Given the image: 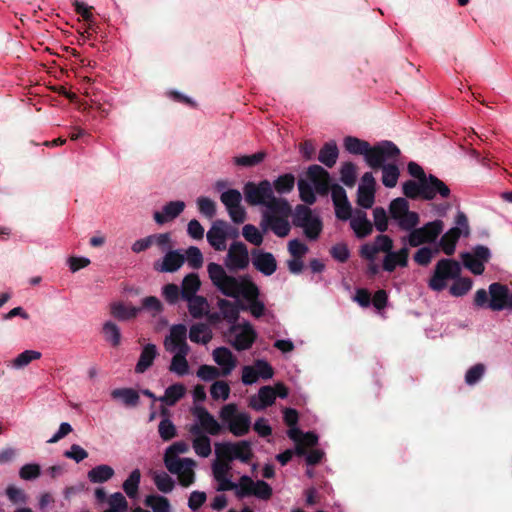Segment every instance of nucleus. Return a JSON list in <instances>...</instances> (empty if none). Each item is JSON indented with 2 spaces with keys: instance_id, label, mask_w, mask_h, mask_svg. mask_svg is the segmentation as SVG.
<instances>
[{
  "instance_id": "22",
  "label": "nucleus",
  "mask_w": 512,
  "mask_h": 512,
  "mask_svg": "<svg viewBox=\"0 0 512 512\" xmlns=\"http://www.w3.org/2000/svg\"><path fill=\"white\" fill-rule=\"evenodd\" d=\"M214 361L221 366L222 376H228L236 367L237 360L226 347H218L213 351Z\"/></svg>"
},
{
  "instance_id": "11",
  "label": "nucleus",
  "mask_w": 512,
  "mask_h": 512,
  "mask_svg": "<svg viewBox=\"0 0 512 512\" xmlns=\"http://www.w3.org/2000/svg\"><path fill=\"white\" fill-rule=\"evenodd\" d=\"M249 262L247 246L241 241L233 242L224 259L225 267L231 272L245 270L249 266Z\"/></svg>"
},
{
  "instance_id": "18",
  "label": "nucleus",
  "mask_w": 512,
  "mask_h": 512,
  "mask_svg": "<svg viewBox=\"0 0 512 512\" xmlns=\"http://www.w3.org/2000/svg\"><path fill=\"white\" fill-rule=\"evenodd\" d=\"M185 262V255L178 250H169L162 261L154 262V270L161 273H174L178 271Z\"/></svg>"
},
{
  "instance_id": "6",
  "label": "nucleus",
  "mask_w": 512,
  "mask_h": 512,
  "mask_svg": "<svg viewBox=\"0 0 512 512\" xmlns=\"http://www.w3.org/2000/svg\"><path fill=\"white\" fill-rule=\"evenodd\" d=\"M290 217H292V206L285 199L263 214V222L276 236L284 238L291 231Z\"/></svg>"
},
{
  "instance_id": "17",
  "label": "nucleus",
  "mask_w": 512,
  "mask_h": 512,
  "mask_svg": "<svg viewBox=\"0 0 512 512\" xmlns=\"http://www.w3.org/2000/svg\"><path fill=\"white\" fill-rule=\"evenodd\" d=\"M307 177L313 183L315 191L321 195H328L331 190L330 186V174L322 166L314 164L311 165L307 170Z\"/></svg>"
},
{
  "instance_id": "38",
  "label": "nucleus",
  "mask_w": 512,
  "mask_h": 512,
  "mask_svg": "<svg viewBox=\"0 0 512 512\" xmlns=\"http://www.w3.org/2000/svg\"><path fill=\"white\" fill-rule=\"evenodd\" d=\"M295 180V176L291 173L280 175L274 180L272 189L280 195L288 194L294 189Z\"/></svg>"
},
{
  "instance_id": "15",
  "label": "nucleus",
  "mask_w": 512,
  "mask_h": 512,
  "mask_svg": "<svg viewBox=\"0 0 512 512\" xmlns=\"http://www.w3.org/2000/svg\"><path fill=\"white\" fill-rule=\"evenodd\" d=\"M187 328L184 324H176L170 328V335L164 341L165 349L168 352L189 351L186 342Z\"/></svg>"
},
{
  "instance_id": "5",
  "label": "nucleus",
  "mask_w": 512,
  "mask_h": 512,
  "mask_svg": "<svg viewBox=\"0 0 512 512\" xmlns=\"http://www.w3.org/2000/svg\"><path fill=\"white\" fill-rule=\"evenodd\" d=\"M292 225L301 228L309 241L318 240L323 230L321 218L304 204H298L294 210L292 209Z\"/></svg>"
},
{
  "instance_id": "47",
  "label": "nucleus",
  "mask_w": 512,
  "mask_h": 512,
  "mask_svg": "<svg viewBox=\"0 0 512 512\" xmlns=\"http://www.w3.org/2000/svg\"><path fill=\"white\" fill-rule=\"evenodd\" d=\"M357 179V167L352 162H345L340 169V180L347 187H353Z\"/></svg>"
},
{
  "instance_id": "39",
  "label": "nucleus",
  "mask_w": 512,
  "mask_h": 512,
  "mask_svg": "<svg viewBox=\"0 0 512 512\" xmlns=\"http://www.w3.org/2000/svg\"><path fill=\"white\" fill-rule=\"evenodd\" d=\"M164 464L167 470L172 474H177L181 471L185 464L196 465V462L191 458H178L168 453L164 454Z\"/></svg>"
},
{
  "instance_id": "12",
  "label": "nucleus",
  "mask_w": 512,
  "mask_h": 512,
  "mask_svg": "<svg viewBox=\"0 0 512 512\" xmlns=\"http://www.w3.org/2000/svg\"><path fill=\"white\" fill-rule=\"evenodd\" d=\"M217 307L223 317L228 323L231 324L230 332L234 333L240 328V325L237 324V321L240 316V311H248V307L246 304L242 303L238 299L235 302H231L224 298H219L217 301Z\"/></svg>"
},
{
  "instance_id": "10",
  "label": "nucleus",
  "mask_w": 512,
  "mask_h": 512,
  "mask_svg": "<svg viewBox=\"0 0 512 512\" xmlns=\"http://www.w3.org/2000/svg\"><path fill=\"white\" fill-rule=\"evenodd\" d=\"M220 200L225 206L231 220L235 224H242L247 218V212L241 205L242 194L237 189H229L222 192Z\"/></svg>"
},
{
  "instance_id": "1",
  "label": "nucleus",
  "mask_w": 512,
  "mask_h": 512,
  "mask_svg": "<svg viewBox=\"0 0 512 512\" xmlns=\"http://www.w3.org/2000/svg\"><path fill=\"white\" fill-rule=\"evenodd\" d=\"M207 272L212 284L224 296L235 299L242 296L248 302V310L255 318L264 315L265 305L259 300V288L248 275L239 278L228 275L223 266L214 262L207 265Z\"/></svg>"
},
{
  "instance_id": "54",
  "label": "nucleus",
  "mask_w": 512,
  "mask_h": 512,
  "mask_svg": "<svg viewBox=\"0 0 512 512\" xmlns=\"http://www.w3.org/2000/svg\"><path fill=\"white\" fill-rule=\"evenodd\" d=\"M242 235L246 241L255 246H260L263 243V234L252 224L243 226Z\"/></svg>"
},
{
  "instance_id": "28",
  "label": "nucleus",
  "mask_w": 512,
  "mask_h": 512,
  "mask_svg": "<svg viewBox=\"0 0 512 512\" xmlns=\"http://www.w3.org/2000/svg\"><path fill=\"white\" fill-rule=\"evenodd\" d=\"M462 235V231L458 227L450 228L442 235L439 246L447 256H452L455 252L456 244Z\"/></svg>"
},
{
  "instance_id": "60",
  "label": "nucleus",
  "mask_w": 512,
  "mask_h": 512,
  "mask_svg": "<svg viewBox=\"0 0 512 512\" xmlns=\"http://www.w3.org/2000/svg\"><path fill=\"white\" fill-rule=\"evenodd\" d=\"M154 483L158 490L163 493L171 492L175 486L173 479L165 472L156 474L154 476Z\"/></svg>"
},
{
  "instance_id": "24",
  "label": "nucleus",
  "mask_w": 512,
  "mask_h": 512,
  "mask_svg": "<svg viewBox=\"0 0 512 512\" xmlns=\"http://www.w3.org/2000/svg\"><path fill=\"white\" fill-rule=\"evenodd\" d=\"M350 226L355 235L362 239L369 236L373 231V224L362 210H357L350 220Z\"/></svg>"
},
{
  "instance_id": "16",
  "label": "nucleus",
  "mask_w": 512,
  "mask_h": 512,
  "mask_svg": "<svg viewBox=\"0 0 512 512\" xmlns=\"http://www.w3.org/2000/svg\"><path fill=\"white\" fill-rule=\"evenodd\" d=\"M254 268L265 276H271L277 270V261L271 252L259 249L251 251Z\"/></svg>"
},
{
  "instance_id": "57",
  "label": "nucleus",
  "mask_w": 512,
  "mask_h": 512,
  "mask_svg": "<svg viewBox=\"0 0 512 512\" xmlns=\"http://www.w3.org/2000/svg\"><path fill=\"white\" fill-rule=\"evenodd\" d=\"M158 432L163 441H169L177 435L175 425L168 418H164L160 421L158 425Z\"/></svg>"
},
{
  "instance_id": "51",
  "label": "nucleus",
  "mask_w": 512,
  "mask_h": 512,
  "mask_svg": "<svg viewBox=\"0 0 512 512\" xmlns=\"http://www.w3.org/2000/svg\"><path fill=\"white\" fill-rule=\"evenodd\" d=\"M398 227L403 231H410L420 223V216L415 211L406 212L400 220L396 221Z\"/></svg>"
},
{
  "instance_id": "26",
  "label": "nucleus",
  "mask_w": 512,
  "mask_h": 512,
  "mask_svg": "<svg viewBox=\"0 0 512 512\" xmlns=\"http://www.w3.org/2000/svg\"><path fill=\"white\" fill-rule=\"evenodd\" d=\"M192 435L196 436L193 440V448L197 455L201 457H208L211 454V441L210 438L201 433L198 425H193L190 428Z\"/></svg>"
},
{
  "instance_id": "8",
  "label": "nucleus",
  "mask_w": 512,
  "mask_h": 512,
  "mask_svg": "<svg viewBox=\"0 0 512 512\" xmlns=\"http://www.w3.org/2000/svg\"><path fill=\"white\" fill-rule=\"evenodd\" d=\"M215 454L217 458L231 462L239 460L243 463H249L254 456L251 443L246 440L217 443L215 444Z\"/></svg>"
},
{
  "instance_id": "50",
  "label": "nucleus",
  "mask_w": 512,
  "mask_h": 512,
  "mask_svg": "<svg viewBox=\"0 0 512 512\" xmlns=\"http://www.w3.org/2000/svg\"><path fill=\"white\" fill-rule=\"evenodd\" d=\"M454 283L450 287V294L455 297H460L469 292V290L472 288V280L468 277L461 278L458 276V278L454 279Z\"/></svg>"
},
{
  "instance_id": "48",
  "label": "nucleus",
  "mask_w": 512,
  "mask_h": 512,
  "mask_svg": "<svg viewBox=\"0 0 512 512\" xmlns=\"http://www.w3.org/2000/svg\"><path fill=\"white\" fill-rule=\"evenodd\" d=\"M255 484L256 482H254L250 476H241L237 489H235V495L240 499L247 496H254Z\"/></svg>"
},
{
  "instance_id": "32",
  "label": "nucleus",
  "mask_w": 512,
  "mask_h": 512,
  "mask_svg": "<svg viewBox=\"0 0 512 512\" xmlns=\"http://www.w3.org/2000/svg\"><path fill=\"white\" fill-rule=\"evenodd\" d=\"M111 397L122 400L123 404L128 407H136L140 401L139 393L132 388L114 389L111 392Z\"/></svg>"
},
{
  "instance_id": "31",
  "label": "nucleus",
  "mask_w": 512,
  "mask_h": 512,
  "mask_svg": "<svg viewBox=\"0 0 512 512\" xmlns=\"http://www.w3.org/2000/svg\"><path fill=\"white\" fill-rule=\"evenodd\" d=\"M201 286V281L196 273L186 275L181 283V298L188 299L196 295Z\"/></svg>"
},
{
  "instance_id": "40",
  "label": "nucleus",
  "mask_w": 512,
  "mask_h": 512,
  "mask_svg": "<svg viewBox=\"0 0 512 512\" xmlns=\"http://www.w3.org/2000/svg\"><path fill=\"white\" fill-rule=\"evenodd\" d=\"M424 236L426 243H433L439 237L444 229V222L442 220H434L424 224L420 227Z\"/></svg>"
},
{
  "instance_id": "27",
  "label": "nucleus",
  "mask_w": 512,
  "mask_h": 512,
  "mask_svg": "<svg viewBox=\"0 0 512 512\" xmlns=\"http://www.w3.org/2000/svg\"><path fill=\"white\" fill-rule=\"evenodd\" d=\"M141 308L126 305L122 302H114L110 306L111 315L119 321H127L137 317Z\"/></svg>"
},
{
  "instance_id": "4",
  "label": "nucleus",
  "mask_w": 512,
  "mask_h": 512,
  "mask_svg": "<svg viewBox=\"0 0 512 512\" xmlns=\"http://www.w3.org/2000/svg\"><path fill=\"white\" fill-rule=\"evenodd\" d=\"M243 194L249 206H263L270 210L277 203L285 200L283 197H276L269 180H262L259 183L248 181L244 184Z\"/></svg>"
},
{
  "instance_id": "61",
  "label": "nucleus",
  "mask_w": 512,
  "mask_h": 512,
  "mask_svg": "<svg viewBox=\"0 0 512 512\" xmlns=\"http://www.w3.org/2000/svg\"><path fill=\"white\" fill-rule=\"evenodd\" d=\"M210 393L213 399L217 400L222 398L227 400L230 395V386L225 381H215L210 388Z\"/></svg>"
},
{
  "instance_id": "56",
  "label": "nucleus",
  "mask_w": 512,
  "mask_h": 512,
  "mask_svg": "<svg viewBox=\"0 0 512 512\" xmlns=\"http://www.w3.org/2000/svg\"><path fill=\"white\" fill-rule=\"evenodd\" d=\"M40 358V352L35 350H25L13 360V366L15 368H23L30 364L33 360H38Z\"/></svg>"
},
{
  "instance_id": "29",
  "label": "nucleus",
  "mask_w": 512,
  "mask_h": 512,
  "mask_svg": "<svg viewBox=\"0 0 512 512\" xmlns=\"http://www.w3.org/2000/svg\"><path fill=\"white\" fill-rule=\"evenodd\" d=\"M158 355L156 345L154 344H147L143 347L139 360L135 366V372L136 373H144L146 370H148L152 365L153 362Z\"/></svg>"
},
{
  "instance_id": "63",
  "label": "nucleus",
  "mask_w": 512,
  "mask_h": 512,
  "mask_svg": "<svg viewBox=\"0 0 512 512\" xmlns=\"http://www.w3.org/2000/svg\"><path fill=\"white\" fill-rule=\"evenodd\" d=\"M109 505L111 512H126L128 509V502L120 492H115L110 496Z\"/></svg>"
},
{
  "instance_id": "9",
  "label": "nucleus",
  "mask_w": 512,
  "mask_h": 512,
  "mask_svg": "<svg viewBox=\"0 0 512 512\" xmlns=\"http://www.w3.org/2000/svg\"><path fill=\"white\" fill-rule=\"evenodd\" d=\"M220 418L223 422L228 424V429L234 436H244L250 430V416L247 413H238L237 406L233 403L227 404L221 408Z\"/></svg>"
},
{
  "instance_id": "36",
  "label": "nucleus",
  "mask_w": 512,
  "mask_h": 512,
  "mask_svg": "<svg viewBox=\"0 0 512 512\" xmlns=\"http://www.w3.org/2000/svg\"><path fill=\"white\" fill-rule=\"evenodd\" d=\"M185 391L183 384L176 383L166 388L165 394L159 397L158 400L168 406H173L185 395Z\"/></svg>"
},
{
  "instance_id": "62",
  "label": "nucleus",
  "mask_w": 512,
  "mask_h": 512,
  "mask_svg": "<svg viewBox=\"0 0 512 512\" xmlns=\"http://www.w3.org/2000/svg\"><path fill=\"white\" fill-rule=\"evenodd\" d=\"M374 226L377 231L384 233L388 229V216L383 207H376L373 210Z\"/></svg>"
},
{
  "instance_id": "19",
  "label": "nucleus",
  "mask_w": 512,
  "mask_h": 512,
  "mask_svg": "<svg viewBox=\"0 0 512 512\" xmlns=\"http://www.w3.org/2000/svg\"><path fill=\"white\" fill-rule=\"evenodd\" d=\"M239 325L240 328H238V330L241 331L236 334L235 339L232 342V346L237 351L248 350L256 341L257 333L254 330L253 326L247 321Z\"/></svg>"
},
{
  "instance_id": "64",
  "label": "nucleus",
  "mask_w": 512,
  "mask_h": 512,
  "mask_svg": "<svg viewBox=\"0 0 512 512\" xmlns=\"http://www.w3.org/2000/svg\"><path fill=\"white\" fill-rule=\"evenodd\" d=\"M485 366L482 363L475 364L468 369L465 375L466 384L472 386L475 385L484 375Z\"/></svg>"
},
{
  "instance_id": "33",
  "label": "nucleus",
  "mask_w": 512,
  "mask_h": 512,
  "mask_svg": "<svg viewBox=\"0 0 512 512\" xmlns=\"http://www.w3.org/2000/svg\"><path fill=\"white\" fill-rule=\"evenodd\" d=\"M378 169H382V183L387 188H394L400 176V170L395 163L382 162Z\"/></svg>"
},
{
  "instance_id": "35",
  "label": "nucleus",
  "mask_w": 512,
  "mask_h": 512,
  "mask_svg": "<svg viewBox=\"0 0 512 512\" xmlns=\"http://www.w3.org/2000/svg\"><path fill=\"white\" fill-rule=\"evenodd\" d=\"M114 469L106 464L98 465L92 468L87 476L91 483H104L114 476Z\"/></svg>"
},
{
  "instance_id": "49",
  "label": "nucleus",
  "mask_w": 512,
  "mask_h": 512,
  "mask_svg": "<svg viewBox=\"0 0 512 512\" xmlns=\"http://www.w3.org/2000/svg\"><path fill=\"white\" fill-rule=\"evenodd\" d=\"M376 190L367 189L364 186H358L357 190V204L364 208L369 209L375 202Z\"/></svg>"
},
{
  "instance_id": "25",
  "label": "nucleus",
  "mask_w": 512,
  "mask_h": 512,
  "mask_svg": "<svg viewBox=\"0 0 512 512\" xmlns=\"http://www.w3.org/2000/svg\"><path fill=\"white\" fill-rule=\"evenodd\" d=\"M409 250L406 247L398 252L392 250L388 252L383 261V269L387 272H393L397 266L406 267L408 263Z\"/></svg>"
},
{
  "instance_id": "52",
  "label": "nucleus",
  "mask_w": 512,
  "mask_h": 512,
  "mask_svg": "<svg viewBox=\"0 0 512 512\" xmlns=\"http://www.w3.org/2000/svg\"><path fill=\"white\" fill-rule=\"evenodd\" d=\"M266 154L263 151H259L252 155H242L234 157V163L238 166L253 167L261 163Z\"/></svg>"
},
{
  "instance_id": "23",
  "label": "nucleus",
  "mask_w": 512,
  "mask_h": 512,
  "mask_svg": "<svg viewBox=\"0 0 512 512\" xmlns=\"http://www.w3.org/2000/svg\"><path fill=\"white\" fill-rule=\"evenodd\" d=\"M226 227V221L216 220L207 232V241L216 251L226 249V240L223 228Z\"/></svg>"
},
{
  "instance_id": "2",
  "label": "nucleus",
  "mask_w": 512,
  "mask_h": 512,
  "mask_svg": "<svg viewBox=\"0 0 512 512\" xmlns=\"http://www.w3.org/2000/svg\"><path fill=\"white\" fill-rule=\"evenodd\" d=\"M345 149L353 155H363L367 165L377 170L382 162L396 161L400 156V149L389 140L381 141L374 146L369 142L354 136L344 138Z\"/></svg>"
},
{
  "instance_id": "46",
  "label": "nucleus",
  "mask_w": 512,
  "mask_h": 512,
  "mask_svg": "<svg viewBox=\"0 0 512 512\" xmlns=\"http://www.w3.org/2000/svg\"><path fill=\"white\" fill-rule=\"evenodd\" d=\"M145 505L152 508L153 512H171L169 500L160 495H148L144 501Z\"/></svg>"
},
{
  "instance_id": "41",
  "label": "nucleus",
  "mask_w": 512,
  "mask_h": 512,
  "mask_svg": "<svg viewBox=\"0 0 512 512\" xmlns=\"http://www.w3.org/2000/svg\"><path fill=\"white\" fill-rule=\"evenodd\" d=\"M140 480H141V472L139 469H135L130 473L128 478L123 482L122 488L129 498L133 499L137 496Z\"/></svg>"
},
{
  "instance_id": "13",
  "label": "nucleus",
  "mask_w": 512,
  "mask_h": 512,
  "mask_svg": "<svg viewBox=\"0 0 512 512\" xmlns=\"http://www.w3.org/2000/svg\"><path fill=\"white\" fill-rule=\"evenodd\" d=\"M489 309L492 311H502L509 309L510 289L507 285L500 282H493L489 285Z\"/></svg>"
},
{
  "instance_id": "55",
  "label": "nucleus",
  "mask_w": 512,
  "mask_h": 512,
  "mask_svg": "<svg viewBox=\"0 0 512 512\" xmlns=\"http://www.w3.org/2000/svg\"><path fill=\"white\" fill-rule=\"evenodd\" d=\"M298 190H299L300 199L304 203H306L308 205H312V204L315 203L316 196H315V193H314V189H313V187L311 186L310 183H308L304 179H300L298 181Z\"/></svg>"
},
{
  "instance_id": "59",
  "label": "nucleus",
  "mask_w": 512,
  "mask_h": 512,
  "mask_svg": "<svg viewBox=\"0 0 512 512\" xmlns=\"http://www.w3.org/2000/svg\"><path fill=\"white\" fill-rule=\"evenodd\" d=\"M162 296L168 304L174 305L181 298V290L176 284L169 283L163 286Z\"/></svg>"
},
{
  "instance_id": "3",
  "label": "nucleus",
  "mask_w": 512,
  "mask_h": 512,
  "mask_svg": "<svg viewBox=\"0 0 512 512\" xmlns=\"http://www.w3.org/2000/svg\"><path fill=\"white\" fill-rule=\"evenodd\" d=\"M402 192L408 199L416 200L420 198L427 201L433 200L437 196L446 199L451 194L448 185L433 174H429L421 183H416L415 180H407L402 185Z\"/></svg>"
},
{
  "instance_id": "14",
  "label": "nucleus",
  "mask_w": 512,
  "mask_h": 512,
  "mask_svg": "<svg viewBox=\"0 0 512 512\" xmlns=\"http://www.w3.org/2000/svg\"><path fill=\"white\" fill-rule=\"evenodd\" d=\"M392 248L393 240L388 235L380 234L376 236L372 244L366 243L361 246L360 256L373 262L379 252H384L387 254L392 250Z\"/></svg>"
},
{
  "instance_id": "30",
  "label": "nucleus",
  "mask_w": 512,
  "mask_h": 512,
  "mask_svg": "<svg viewBox=\"0 0 512 512\" xmlns=\"http://www.w3.org/2000/svg\"><path fill=\"white\" fill-rule=\"evenodd\" d=\"M339 150L334 141L326 142L319 151L318 160L328 168H332L338 159Z\"/></svg>"
},
{
  "instance_id": "20",
  "label": "nucleus",
  "mask_w": 512,
  "mask_h": 512,
  "mask_svg": "<svg viewBox=\"0 0 512 512\" xmlns=\"http://www.w3.org/2000/svg\"><path fill=\"white\" fill-rule=\"evenodd\" d=\"M193 415L197 417L201 427L210 435H219L222 428L218 421L213 417L209 411L203 406H196L193 411Z\"/></svg>"
},
{
  "instance_id": "37",
  "label": "nucleus",
  "mask_w": 512,
  "mask_h": 512,
  "mask_svg": "<svg viewBox=\"0 0 512 512\" xmlns=\"http://www.w3.org/2000/svg\"><path fill=\"white\" fill-rule=\"evenodd\" d=\"M189 338L194 343L207 344L212 339V332L204 323H196L190 327Z\"/></svg>"
},
{
  "instance_id": "45",
  "label": "nucleus",
  "mask_w": 512,
  "mask_h": 512,
  "mask_svg": "<svg viewBox=\"0 0 512 512\" xmlns=\"http://www.w3.org/2000/svg\"><path fill=\"white\" fill-rule=\"evenodd\" d=\"M184 300L188 302V310L193 318L199 319L204 315V310L208 305L205 297L195 295Z\"/></svg>"
},
{
  "instance_id": "58",
  "label": "nucleus",
  "mask_w": 512,
  "mask_h": 512,
  "mask_svg": "<svg viewBox=\"0 0 512 512\" xmlns=\"http://www.w3.org/2000/svg\"><path fill=\"white\" fill-rule=\"evenodd\" d=\"M186 257L185 260H187L188 265L193 269H199L203 265V254L201 250L196 246H190L186 250Z\"/></svg>"
},
{
  "instance_id": "42",
  "label": "nucleus",
  "mask_w": 512,
  "mask_h": 512,
  "mask_svg": "<svg viewBox=\"0 0 512 512\" xmlns=\"http://www.w3.org/2000/svg\"><path fill=\"white\" fill-rule=\"evenodd\" d=\"M189 351H178L172 358L170 364V371L177 373L180 376L186 375L189 371L188 361L186 359Z\"/></svg>"
},
{
  "instance_id": "43",
  "label": "nucleus",
  "mask_w": 512,
  "mask_h": 512,
  "mask_svg": "<svg viewBox=\"0 0 512 512\" xmlns=\"http://www.w3.org/2000/svg\"><path fill=\"white\" fill-rule=\"evenodd\" d=\"M104 339L113 347H117L121 343V332L119 327L112 321L104 323L102 328Z\"/></svg>"
},
{
  "instance_id": "53",
  "label": "nucleus",
  "mask_w": 512,
  "mask_h": 512,
  "mask_svg": "<svg viewBox=\"0 0 512 512\" xmlns=\"http://www.w3.org/2000/svg\"><path fill=\"white\" fill-rule=\"evenodd\" d=\"M461 259L463 261L464 266L469 269L475 275L483 274L485 270L484 263L478 260L471 253L465 252L461 254Z\"/></svg>"
},
{
  "instance_id": "44",
  "label": "nucleus",
  "mask_w": 512,
  "mask_h": 512,
  "mask_svg": "<svg viewBox=\"0 0 512 512\" xmlns=\"http://www.w3.org/2000/svg\"><path fill=\"white\" fill-rule=\"evenodd\" d=\"M409 211V202L406 198L398 197L393 199L389 204V214L395 222Z\"/></svg>"
},
{
  "instance_id": "34",
  "label": "nucleus",
  "mask_w": 512,
  "mask_h": 512,
  "mask_svg": "<svg viewBox=\"0 0 512 512\" xmlns=\"http://www.w3.org/2000/svg\"><path fill=\"white\" fill-rule=\"evenodd\" d=\"M258 397L260 403H256L254 401L250 402V406L257 411L263 410L274 404L276 399L275 390L272 386H263L259 389Z\"/></svg>"
},
{
  "instance_id": "21",
  "label": "nucleus",
  "mask_w": 512,
  "mask_h": 512,
  "mask_svg": "<svg viewBox=\"0 0 512 512\" xmlns=\"http://www.w3.org/2000/svg\"><path fill=\"white\" fill-rule=\"evenodd\" d=\"M184 209L185 203L183 201H170L163 206L161 212L156 211L153 218L157 224L162 225L178 217Z\"/></svg>"
},
{
  "instance_id": "7",
  "label": "nucleus",
  "mask_w": 512,
  "mask_h": 512,
  "mask_svg": "<svg viewBox=\"0 0 512 512\" xmlns=\"http://www.w3.org/2000/svg\"><path fill=\"white\" fill-rule=\"evenodd\" d=\"M460 263L454 259H441L437 262L434 273L429 280V287L437 292L444 290L447 280L456 279L460 276Z\"/></svg>"
}]
</instances>
